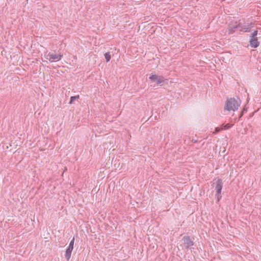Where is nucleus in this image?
<instances>
[{
    "label": "nucleus",
    "instance_id": "nucleus-2",
    "mask_svg": "<svg viewBox=\"0 0 261 261\" xmlns=\"http://www.w3.org/2000/svg\"><path fill=\"white\" fill-rule=\"evenodd\" d=\"M182 245L185 250H192L193 249V246L194 245L193 241L191 239L190 237L188 236H185L182 239Z\"/></svg>",
    "mask_w": 261,
    "mask_h": 261
},
{
    "label": "nucleus",
    "instance_id": "nucleus-4",
    "mask_svg": "<svg viewBox=\"0 0 261 261\" xmlns=\"http://www.w3.org/2000/svg\"><path fill=\"white\" fill-rule=\"evenodd\" d=\"M74 238L73 237L71 241H70L69 245L68 247V248L67 249L65 256V258L67 259V260L68 261L70 259L71 255V252L73 249V246H74Z\"/></svg>",
    "mask_w": 261,
    "mask_h": 261
},
{
    "label": "nucleus",
    "instance_id": "nucleus-15",
    "mask_svg": "<svg viewBox=\"0 0 261 261\" xmlns=\"http://www.w3.org/2000/svg\"><path fill=\"white\" fill-rule=\"evenodd\" d=\"M242 115H243V114H241L240 117H241L242 116Z\"/></svg>",
    "mask_w": 261,
    "mask_h": 261
},
{
    "label": "nucleus",
    "instance_id": "nucleus-3",
    "mask_svg": "<svg viewBox=\"0 0 261 261\" xmlns=\"http://www.w3.org/2000/svg\"><path fill=\"white\" fill-rule=\"evenodd\" d=\"M222 181L221 179H218L216 182L215 190L216 191V198L217 199L218 201L221 198V190L222 189Z\"/></svg>",
    "mask_w": 261,
    "mask_h": 261
},
{
    "label": "nucleus",
    "instance_id": "nucleus-7",
    "mask_svg": "<svg viewBox=\"0 0 261 261\" xmlns=\"http://www.w3.org/2000/svg\"><path fill=\"white\" fill-rule=\"evenodd\" d=\"M249 43L250 46L253 48H256L259 44L257 37H250Z\"/></svg>",
    "mask_w": 261,
    "mask_h": 261
},
{
    "label": "nucleus",
    "instance_id": "nucleus-12",
    "mask_svg": "<svg viewBox=\"0 0 261 261\" xmlns=\"http://www.w3.org/2000/svg\"><path fill=\"white\" fill-rule=\"evenodd\" d=\"M222 127H221V125L219 127H216L215 130L213 132V134H216L218 133H219V132H220L221 130H222Z\"/></svg>",
    "mask_w": 261,
    "mask_h": 261
},
{
    "label": "nucleus",
    "instance_id": "nucleus-11",
    "mask_svg": "<svg viewBox=\"0 0 261 261\" xmlns=\"http://www.w3.org/2000/svg\"><path fill=\"white\" fill-rule=\"evenodd\" d=\"M250 28L249 25H244L242 26L241 31H243L244 32H248L249 31Z\"/></svg>",
    "mask_w": 261,
    "mask_h": 261
},
{
    "label": "nucleus",
    "instance_id": "nucleus-10",
    "mask_svg": "<svg viewBox=\"0 0 261 261\" xmlns=\"http://www.w3.org/2000/svg\"><path fill=\"white\" fill-rule=\"evenodd\" d=\"M104 56H105V58L107 62H109L111 58V55L110 54V52L109 51V52L106 53L104 54Z\"/></svg>",
    "mask_w": 261,
    "mask_h": 261
},
{
    "label": "nucleus",
    "instance_id": "nucleus-5",
    "mask_svg": "<svg viewBox=\"0 0 261 261\" xmlns=\"http://www.w3.org/2000/svg\"><path fill=\"white\" fill-rule=\"evenodd\" d=\"M62 56L60 54H56L54 53H49L46 57V59L49 61L50 62L58 61L61 59Z\"/></svg>",
    "mask_w": 261,
    "mask_h": 261
},
{
    "label": "nucleus",
    "instance_id": "nucleus-14",
    "mask_svg": "<svg viewBox=\"0 0 261 261\" xmlns=\"http://www.w3.org/2000/svg\"><path fill=\"white\" fill-rule=\"evenodd\" d=\"M258 31H254L250 35V37H256V36L257 35Z\"/></svg>",
    "mask_w": 261,
    "mask_h": 261
},
{
    "label": "nucleus",
    "instance_id": "nucleus-13",
    "mask_svg": "<svg viewBox=\"0 0 261 261\" xmlns=\"http://www.w3.org/2000/svg\"><path fill=\"white\" fill-rule=\"evenodd\" d=\"M78 98H79V95L71 96L70 97V103H72L73 101H74L75 99H76Z\"/></svg>",
    "mask_w": 261,
    "mask_h": 261
},
{
    "label": "nucleus",
    "instance_id": "nucleus-6",
    "mask_svg": "<svg viewBox=\"0 0 261 261\" xmlns=\"http://www.w3.org/2000/svg\"><path fill=\"white\" fill-rule=\"evenodd\" d=\"M149 79L156 82L158 84H161L164 81V78L162 76L153 74L150 76Z\"/></svg>",
    "mask_w": 261,
    "mask_h": 261
},
{
    "label": "nucleus",
    "instance_id": "nucleus-9",
    "mask_svg": "<svg viewBox=\"0 0 261 261\" xmlns=\"http://www.w3.org/2000/svg\"><path fill=\"white\" fill-rule=\"evenodd\" d=\"M240 27V24L237 25L233 27H229L228 28L229 33H233L236 31V29Z\"/></svg>",
    "mask_w": 261,
    "mask_h": 261
},
{
    "label": "nucleus",
    "instance_id": "nucleus-1",
    "mask_svg": "<svg viewBox=\"0 0 261 261\" xmlns=\"http://www.w3.org/2000/svg\"><path fill=\"white\" fill-rule=\"evenodd\" d=\"M241 104L240 99H236L234 98H230L228 99L226 101L225 106V109L227 111H235L238 109L239 107Z\"/></svg>",
    "mask_w": 261,
    "mask_h": 261
},
{
    "label": "nucleus",
    "instance_id": "nucleus-8",
    "mask_svg": "<svg viewBox=\"0 0 261 261\" xmlns=\"http://www.w3.org/2000/svg\"><path fill=\"white\" fill-rule=\"evenodd\" d=\"M233 124H230V123H227L226 124H222L221 125V127H222V130H227L229 128H230L231 127H232L233 126Z\"/></svg>",
    "mask_w": 261,
    "mask_h": 261
}]
</instances>
